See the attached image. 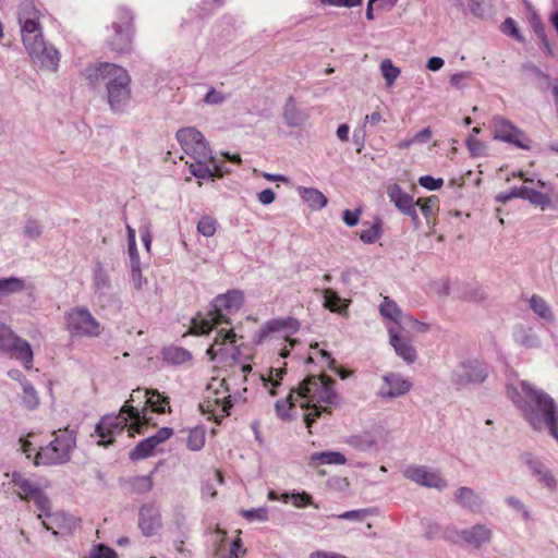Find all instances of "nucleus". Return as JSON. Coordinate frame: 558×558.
<instances>
[{"label":"nucleus","instance_id":"1","mask_svg":"<svg viewBox=\"0 0 558 558\" xmlns=\"http://www.w3.org/2000/svg\"><path fill=\"white\" fill-rule=\"evenodd\" d=\"M243 304V294L238 290H230L223 294L217 295L211 302V311L207 317H197L192 319L191 333L207 335L213 329H217V336L213 344L207 349V355L211 361L221 354H228V345L235 343V333L232 328L220 327L222 324H230L228 315L236 312Z\"/></svg>","mask_w":558,"mask_h":558},{"label":"nucleus","instance_id":"2","mask_svg":"<svg viewBox=\"0 0 558 558\" xmlns=\"http://www.w3.org/2000/svg\"><path fill=\"white\" fill-rule=\"evenodd\" d=\"M520 387L526 399L522 398L515 388H511L509 393L523 418L534 430H547L558 442V405L555 400L546 391L526 380H521Z\"/></svg>","mask_w":558,"mask_h":558},{"label":"nucleus","instance_id":"3","mask_svg":"<svg viewBox=\"0 0 558 558\" xmlns=\"http://www.w3.org/2000/svg\"><path fill=\"white\" fill-rule=\"evenodd\" d=\"M335 380L327 376H310L296 389V398L301 407L311 410L305 414V423L310 428L323 414H330V407H340L341 398L333 388Z\"/></svg>","mask_w":558,"mask_h":558},{"label":"nucleus","instance_id":"4","mask_svg":"<svg viewBox=\"0 0 558 558\" xmlns=\"http://www.w3.org/2000/svg\"><path fill=\"white\" fill-rule=\"evenodd\" d=\"M85 75L92 84H106L109 105L113 110H120L122 104L129 100L131 78L122 66L113 63H100L87 68Z\"/></svg>","mask_w":558,"mask_h":558},{"label":"nucleus","instance_id":"5","mask_svg":"<svg viewBox=\"0 0 558 558\" xmlns=\"http://www.w3.org/2000/svg\"><path fill=\"white\" fill-rule=\"evenodd\" d=\"M121 408L119 414H108L101 417L95 427V435L99 437V445L108 446L113 442V437L124 429L129 437H135L140 434V412L136 408L129 404Z\"/></svg>","mask_w":558,"mask_h":558},{"label":"nucleus","instance_id":"6","mask_svg":"<svg viewBox=\"0 0 558 558\" xmlns=\"http://www.w3.org/2000/svg\"><path fill=\"white\" fill-rule=\"evenodd\" d=\"M54 439L45 447H40L36 453V464H59L70 459V453L75 447V435L68 428L53 433Z\"/></svg>","mask_w":558,"mask_h":558},{"label":"nucleus","instance_id":"7","mask_svg":"<svg viewBox=\"0 0 558 558\" xmlns=\"http://www.w3.org/2000/svg\"><path fill=\"white\" fill-rule=\"evenodd\" d=\"M225 379L214 378L206 388V395L199 409L205 414H210L216 420L229 415V409L232 407L231 396L228 395V388L225 387Z\"/></svg>","mask_w":558,"mask_h":558},{"label":"nucleus","instance_id":"8","mask_svg":"<svg viewBox=\"0 0 558 558\" xmlns=\"http://www.w3.org/2000/svg\"><path fill=\"white\" fill-rule=\"evenodd\" d=\"M11 482L13 485V492L20 497V499L25 501L33 500L35 502L39 510L38 519H41L43 515H50V500L44 494L38 484L34 483L19 472L12 473Z\"/></svg>","mask_w":558,"mask_h":558},{"label":"nucleus","instance_id":"9","mask_svg":"<svg viewBox=\"0 0 558 558\" xmlns=\"http://www.w3.org/2000/svg\"><path fill=\"white\" fill-rule=\"evenodd\" d=\"M65 327L73 337L94 338L102 330L99 322L86 307H74L66 312Z\"/></svg>","mask_w":558,"mask_h":558},{"label":"nucleus","instance_id":"10","mask_svg":"<svg viewBox=\"0 0 558 558\" xmlns=\"http://www.w3.org/2000/svg\"><path fill=\"white\" fill-rule=\"evenodd\" d=\"M442 537L457 545L471 546L480 549L490 543L493 530L486 524H475L464 530L447 527L442 532Z\"/></svg>","mask_w":558,"mask_h":558},{"label":"nucleus","instance_id":"11","mask_svg":"<svg viewBox=\"0 0 558 558\" xmlns=\"http://www.w3.org/2000/svg\"><path fill=\"white\" fill-rule=\"evenodd\" d=\"M489 375V366L478 359H469L460 362L451 375V383L462 388L471 384H483Z\"/></svg>","mask_w":558,"mask_h":558},{"label":"nucleus","instance_id":"12","mask_svg":"<svg viewBox=\"0 0 558 558\" xmlns=\"http://www.w3.org/2000/svg\"><path fill=\"white\" fill-rule=\"evenodd\" d=\"M175 137L181 145L182 150L195 159H213L211 149L204 135L193 126L180 129Z\"/></svg>","mask_w":558,"mask_h":558},{"label":"nucleus","instance_id":"13","mask_svg":"<svg viewBox=\"0 0 558 558\" xmlns=\"http://www.w3.org/2000/svg\"><path fill=\"white\" fill-rule=\"evenodd\" d=\"M0 350L10 352L25 368L29 369L33 366L34 354L31 344L4 324H0Z\"/></svg>","mask_w":558,"mask_h":558},{"label":"nucleus","instance_id":"14","mask_svg":"<svg viewBox=\"0 0 558 558\" xmlns=\"http://www.w3.org/2000/svg\"><path fill=\"white\" fill-rule=\"evenodd\" d=\"M300 326V322L291 316L272 318L259 327L253 337V341L255 344H262L272 336L288 340L292 335L299 331Z\"/></svg>","mask_w":558,"mask_h":558},{"label":"nucleus","instance_id":"15","mask_svg":"<svg viewBox=\"0 0 558 558\" xmlns=\"http://www.w3.org/2000/svg\"><path fill=\"white\" fill-rule=\"evenodd\" d=\"M403 475L405 478L423 487L437 490H444L448 487V483L441 476L440 471L426 465L411 464L403 471Z\"/></svg>","mask_w":558,"mask_h":558},{"label":"nucleus","instance_id":"16","mask_svg":"<svg viewBox=\"0 0 558 558\" xmlns=\"http://www.w3.org/2000/svg\"><path fill=\"white\" fill-rule=\"evenodd\" d=\"M413 387L410 378L400 373L389 372L383 375L381 385L376 395L379 399L391 401L405 396Z\"/></svg>","mask_w":558,"mask_h":558},{"label":"nucleus","instance_id":"17","mask_svg":"<svg viewBox=\"0 0 558 558\" xmlns=\"http://www.w3.org/2000/svg\"><path fill=\"white\" fill-rule=\"evenodd\" d=\"M25 49L35 65L48 71H56L58 69L59 52L52 46H48L45 39L25 47Z\"/></svg>","mask_w":558,"mask_h":558},{"label":"nucleus","instance_id":"18","mask_svg":"<svg viewBox=\"0 0 558 558\" xmlns=\"http://www.w3.org/2000/svg\"><path fill=\"white\" fill-rule=\"evenodd\" d=\"M494 138L512 144L522 149H530L529 141H523L524 134L509 120L496 116L493 118Z\"/></svg>","mask_w":558,"mask_h":558},{"label":"nucleus","instance_id":"19","mask_svg":"<svg viewBox=\"0 0 558 558\" xmlns=\"http://www.w3.org/2000/svg\"><path fill=\"white\" fill-rule=\"evenodd\" d=\"M387 195L390 202L396 206V208L401 211L403 215L409 216L414 223H418V215L416 210V205H420L421 199L416 203L412 195L405 193L402 187L393 183L388 186Z\"/></svg>","mask_w":558,"mask_h":558},{"label":"nucleus","instance_id":"20","mask_svg":"<svg viewBox=\"0 0 558 558\" xmlns=\"http://www.w3.org/2000/svg\"><path fill=\"white\" fill-rule=\"evenodd\" d=\"M146 400L144 405H142V435L147 433V425L150 424L153 417L151 413H165L167 408L169 407V401L167 397H163L159 393L158 390L146 389L145 390Z\"/></svg>","mask_w":558,"mask_h":558},{"label":"nucleus","instance_id":"21","mask_svg":"<svg viewBox=\"0 0 558 558\" xmlns=\"http://www.w3.org/2000/svg\"><path fill=\"white\" fill-rule=\"evenodd\" d=\"M388 333L389 343L395 349L396 354L407 364H413L417 359V353L410 340L400 336L399 330L396 327H389Z\"/></svg>","mask_w":558,"mask_h":558},{"label":"nucleus","instance_id":"22","mask_svg":"<svg viewBox=\"0 0 558 558\" xmlns=\"http://www.w3.org/2000/svg\"><path fill=\"white\" fill-rule=\"evenodd\" d=\"M162 529L159 508L155 505L142 506V535L151 537Z\"/></svg>","mask_w":558,"mask_h":558},{"label":"nucleus","instance_id":"23","mask_svg":"<svg viewBox=\"0 0 558 558\" xmlns=\"http://www.w3.org/2000/svg\"><path fill=\"white\" fill-rule=\"evenodd\" d=\"M454 501L460 507L469 509L471 511L478 510L483 505L481 496L477 493H475L472 488L466 486H462L456 490Z\"/></svg>","mask_w":558,"mask_h":558},{"label":"nucleus","instance_id":"24","mask_svg":"<svg viewBox=\"0 0 558 558\" xmlns=\"http://www.w3.org/2000/svg\"><path fill=\"white\" fill-rule=\"evenodd\" d=\"M172 434V428L161 427L155 434L148 435L145 439H142V459L149 457L155 448L168 440Z\"/></svg>","mask_w":558,"mask_h":558},{"label":"nucleus","instance_id":"25","mask_svg":"<svg viewBox=\"0 0 558 558\" xmlns=\"http://www.w3.org/2000/svg\"><path fill=\"white\" fill-rule=\"evenodd\" d=\"M529 468L538 482L550 492L557 489V480L551 471L541 461L534 460L529 462Z\"/></svg>","mask_w":558,"mask_h":558},{"label":"nucleus","instance_id":"26","mask_svg":"<svg viewBox=\"0 0 558 558\" xmlns=\"http://www.w3.org/2000/svg\"><path fill=\"white\" fill-rule=\"evenodd\" d=\"M299 195L301 199L312 209V210H320L323 209L327 203V197L315 187H303L300 186L298 189Z\"/></svg>","mask_w":558,"mask_h":558},{"label":"nucleus","instance_id":"27","mask_svg":"<svg viewBox=\"0 0 558 558\" xmlns=\"http://www.w3.org/2000/svg\"><path fill=\"white\" fill-rule=\"evenodd\" d=\"M283 119L288 126H301L307 119V116L298 109L295 99L289 96L283 106Z\"/></svg>","mask_w":558,"mask_h":558},{"label":"nucleus","instance_id":"28","mask_svg":"<svg viewBox=\"0 0 558 558\" xmlns=\"http://www.w3.org/2000/svg\"><path fill=\"white\" fill-rule=\"evenodd\" d=\"M347 463V458L339 451H320L314 452L310 457V465H342Z\"/></svg>","mask_w":558,"mask_h":558},{"label":"nucleus","instance_id":"29","mask_svg":"<svg viewBox=\"0 0 558 558\" xmlns=\"http://www.w3.org/2000/svg\"><path fill=\"white\" fill-rule=\"evenodd\" d=\"M20 26L24 47H28L44 39L40 20L24 22L20 24Z\"/></svg>","mask_w":558,"mask_h":558},{"label":"nucleus","instance_id":"30","mask_svg":"<svg viewBox=\"0 0 558 558\" xmlns=\"http://www.w3.org/2000/svg\"><path fill=\"white\" fill-rule=\"evenodd\" d=\"M165 362L171 365H181L192 360V354L189 350L182 347H169L161 351Z\"/></svg>","mask_w":558,"mask_h":558},{"label":"nucleus","instance_id":"31","mask_svg":"<svg viewBox=\"0 0 558 558\" xmlns=\"http://www.w3.org/2000/svg\"><path fill=\"white\" fill-rule=\"evenodd\" d=\"M379 313L384 318H387L400 325L404 314L399 305L389 296H385L379 305Z\"/></svg>","mask_w":558,"mask_h":558},{"label":"nucleus","instance_id":"32","mask_svg":"<svg viewBox=\"0 0 558 558\" xmlns=\"http://www.w3.org/2000/svg\"><path fill=\"white\" fill-rule=\"evenodd\" d=\"M514 341L525 348H537L541 345L538 336L532 328L520 326L513 332Z\"/></svg>","mask_w":558,"mask_h":558},{"label":"nucleus","instance_id":"33","mask_svg":"<svg viewBox=\"0 0 558 558\" xmlns=\"http://www.w3.org/2000/svg\"><path fill=\"white\" fill-rule=\"evenodd\" d=\"M214 162L213 159H195L189 165V169L192 175L199 180L214 179V170L209 165Z\"/></svg>","mask_w":558,"mask_h":558},{"label":"nucleus","instance_id":"34","mask_svg":"<svg viewBox=\"0 0 558 558\" xmlns=\"http://www.w3.org/2000/svg\"><path fill=\"white\" fill-rule=\"evenodd\" d=\"M530 306L532 311L542 319L553 322L554 315L548 303L541 296L534 294L530 299Z\"/></svg>","mask_w":558,"mask_h":558},{"label":"nucleus","instance_id":"35","mask_svg":"<svg viewBox=\"0 0 558 558\" xmlns=\"http://www.w3.org/2000/svg\"><path fill=\"white\" fill-rule=\"evenodd\" d=\"M347 444L356 450L366 451L375 446V439L369 433H362L350 436Z\"/></svg>","mask_w":558,"mask_h":558},{"label":"nucleus","instance_id":"36","mask_svg":"<svg viewBox=\"0 0 558 558\" xmlns=\"http://www.w3.org/2000/svg\"><path fill=\"white\" fill-rule=\"evenodd\" d=\"M324 306L331 312L341 313L348 305L342 304L343 300L330 288L323 290Z\"/></svg>","mask_w":558,"mask_h":558},{"label":"nucleus","instance_id":"37","mask_svg":"<svg viewBox=\"0 0 558 558\" xmlns=\"http://www.w3.org/2000/svg\"><path fill=\"white\" fill-rule=\"evenodd\" d=\"M289 499H291L293 506L296 508H305L307 506L318 508V506L314 504L313 497L306 492H292L290 494L286 493L282 495L283 502H288Z\"/></svg>","mask_w":558,"mask_h":558},{"label":"nucleus","instance_id":"38","mask_svg":"<svg viewBox=\"0 0 558 558\" xmlns=\"http://www.w3.org/2000/svg\"><path fill=\"white\" fill-rule=\"evenodd\" d=\"M41 13L31 1L21 3L19 8V23L40 20Z\"/></svg>","mask_w":558,"mask_h":558},{"label":"nucleus","instance_id":"39","mask_svg":"<svg viewBox=\"0 0 558 558\" xmlns=\"http://www.w3.org/2000/svg\"><path fill=\"white\" fill-rule=\"evenodd\" d=\"M300 401V398H296V389L291 390L289 397L284 400L280 399L276 402V411L277 415L282 420L290 418L289 410L292 408L294 402Z\"/></svg>","mask_w":558,"mask_h":558},{"label":"nucleus","instance_id":"40","mask_svg":"<svg viewBox=\"0 0 558 558\" xmlns=\"http://www.w3.org/2000/svg\"><path fill=\"white\" fill-rule=\"evenodd\" d=\"M381 233V220L377 219L372 226L360 232V239L365 244H373L380 239Z\"/></svg>","mask_w":558,"mask_h":558},{"label":"nucleus","instance_id":"41","mask_svg":"<svg viewBox=\"0 0 558 558\" xmlns=\"http://www.w3.org/2000/svg\"><path fill=\"white\" fill-rule=\"evenodd\" d=\"M205 445V430L202 427L192 428L186 438V446L193 451L201 450Z\"/></svg>","mask_w":558,"mask_h":558},{"label":"nucleus","instance_id":"42","mask_svg":"<svg viewBox=\"0 0 558 558\" xmlns=\"http://www.w3.org/2000/svg\"><path fill=\"white\" fill-rule=\"evenodd\" d=\"M525 201H529L535 206H539L542 209L549 208L551 205V197L548 194L542 193L531 187H527Z\"/></svg>","mask_w":558,"mask_h":558},{"label":"nucleus","instance_id":"43","mask_svg":"<svg viewBox=\"0 0 558 558\" xmlns=\"http://www.w3.org/2000/svg\"><path fill=\"white\" fill-rule=\"evenodd\" d=\"M93 281L96 291L102 292L110 287V278L101 264H98L93 274Z\"/></svg>","mask_w":558,"mask_h":558},{"label":"nucleus","instance_id":"44","mask_svg":"<svg viewBox=\"0 0 558 558\" xmlns=\"http://www.w3.org/2000/svg\"><path fill=\"white\" fill-rule=\"evenodd\" d=\"M25 288L24 281L16 277L0 279V292L4 294H12L23 291Z\"/></svg>","mask_w":558,"mask_h":558},{"label":"nucleus","instance_id":"45","mask_svg":"<svg viewBox=\"0 0 558 558\" xmlns=\"http://www.w3.org/2000/svg\"><path fill=\"white\" fill-rule=\"evenodd\" d=\"M197 232L202 235L209 238L216 233L217 220L211 216H203L197 222Z\"/></svg>","mask_w":558,"mask_h":558},{"label":"nucleus","instance_id":"46","mask_svg":"<svg viewBox=\"0 0 558 558\" xmlns=\"http://www.w3.org/2000/svg\"><path fill=\"white\" fill-rule=\"evenodd\" d=\"M526 193H527V186H525V185L514 186V187L510 189L509 191L501 192V193L497 194L496 201L498 203H502V204H506L507 202H509L513 198H521V199L525 201Z\"/></svg>","mask_w":558,"mask_h":558},{"label":"nucleus","instance_id":"47","mask_svg":"<svg viewBox=\"0 0 558 558\" xmlns=\"http://www.w3.org/2000/svg\"><path fill=\"white\" fill-rule=\"evenodd\" d=\"M380 70L388 86H391L400 75V69L395 66L390 59H384L381 61Z\"/></svg>","mask_w":558,"mask_h":558},{"label":"nucleus","instance_id":"48","mask_svg":"<svg viewBox=\"0 0 558 558\" xmlns=\"http://www.w3.org/2000/svg\"><path fill=\"white\" fill-rule=\"evenodd\" d=\"M399 326L401 328H410L411 330L421 333L427 332L430 329L428 324L420 322L409 314H404Z\"/></svg>","mask_w":558,"mask_h":558},{"label":"nucleus","instance_id":"49","mask_svg":"<svg viewBox=\"0 0 558 558\" xmlns=\"http://www.w3.org/2000/svg\"><path fill=\"white\" fill-rule=\"evenodd\" d=\"M375 511L372 508L355 509L342 512L336 515L339 520L362 522L365 518L373 514Z\"/></svg>","mask_w":558,"mask_h":558},{"label":"nucleus","instance_id":"50","mask_svg":"<svg viewBox=\"0 0 558 558\" xmlns=\"http://www.w3.org/2000/svg\"><path fill=\"white\" fill-rule=\"evenodd\" d=\"M23 403L28 409H35L39 403L37 391L31 384H23Z\"/></svg>","mask_w":558,"mask_h":558},{"label":"nucleus","instance_id":"51","mask_svg":"<svg viewBox=\"0 0 558 558\" xmlns=\"http://www.w3.org/2000/svg\"><path fill=\"white\" fill-rule=\"evenodd\" d=\"M128 236H129V254L132 260V269L135 275L140 270V263L136 258V240H135V230L128 226Z\"/></svg>","mask_w":558,"mask_h":558},{"label":"nucleus","instance_id":"52","mask_svg":"<svg viewBox=\"0 0 558 558\" xmlns=\"http://www.w3.org/2000/svg\"><path fill=\"white\" fill-rule=\"evenodd\" d=\"M501 32L505 35L510 36L520 43L524 41V38L521 35V33L517 26V23L512 17H507L504 21V23L501 24Z\"/></svg>","mask_w":558,"mask_h":558},{"label":"nucleus","instance_id":"53","mask_svg":"<svg viewBox=\"0 0 558 558\" xmlns=\"http://www.w3.org/2000/svg\"><path fill=\"white\" fill-rule=\"evenodd\" d=\"M84 558H117V553L108 546L98 544L93 546L89 554Z\"/></svg>","mask_w":558,"mask_h":558},{"label":"nucleus","instance_id":"54","mask_svg":"<svg viewBox=\"0 0 558 558\" xmlns=\"http://www.w3.org/2000/svg\"><path fill=\"white\" fill-rule=\"evenodd\" d=\"M465 146L473 157H481L485 155V145L474 135L468 136L465 140Z\"/></svg>","mask_w":558,"mask_h":558},{"label":"nucleus","instance_id":"55","mask_svg":"<svg viewBox=\"0 0 558 558\" xmlns=\"http://www.w3.org/2000/svg\"><path fill=\"white\" fill-rule=\"evenodd\" d=\"M418 184L428 191H437L442 186L444 180L426 174L418 178Z\"/></svg>","mask_w":558,"mask_h":558},{"label":"nucleus","instance_id":"56","mask_svg":"<svg viewBox=\"0 0 558 558\" xmlns=\"http://www.w3.org/2000/svg\"><path fill=\"white\" fill-rule=\"evenodd\" d=\"M505 501L509 507L518 512H521L525 521L531 519V512L519 498L514 496H508L505 498Z\"/></svg>","mask_w":558,"mask_h":558},{"label":"nucleus","instance_id":"57","mask_svg":"<svg viewBox=\"0 0 558 558\" xmlns=\"http://www.w3.org/2000/svg\"><path fill=\"white\" fill-rule=\"evenodd\" d=\"M284 374H286V371L282 368H279V369L271 368L268 379L262 377L265 386H267L268 383H271L272 388L270 389V395H272V396L276 395L275 388L280 385Z\"/></svg>","mask_w":558,"mask_h":558},{"label":"nucleus","instance_id":"58","mask_svg":"<svg viewBox=\"0 0 558 558\" xmlns=\"http://www.w3.org/2000/svg\"><path fill=\"white\" fill-rule=\"evenodd\" d=\"M227 96L223 93L216 90L214 87H210L204 96L203 101L206 105H220L225 102Z\"/></svg>","mask_w":558,"mask_h":558},{"label":"nucleus","instance_id":"59","mask_svg":"<svg viewBox=\"0 0 558 558\" xmlns=\"http://www.w3.org/2000/svg\"><path fill=\"white\" fill-rule=\"evenodd\" d=\"M241 513L248 521H253V520L266 521L267 520V510L263 507L242 510Z\"/></svg>","mask_w":558,"mask_h":558},{"label":"nucleus","instance_id":"60","mask_svg":"<svg viewBox=\"0 0 558 558\" xmlns=\"http://www.w3.org/2000/svg\"><path fill=\"white\" fill-rule=\"evenodd\" d=\"M521 70L533 76L535 80H545V81H548V75L545 74L539 68H537L535 64L531 63V62H525L522 64L521 66Z\"/></svg>","mask_w":558,"mask_h":558},{"label":"nucleus","instance_id":"61","mask_svg":"<svg viewBox=\"0 0 558 558\" xmlns=\"http://www.w3.org/2000/svg\"><path fill=\"white\" fill-rule=\"evenodd\" d=\"M324 5H331L336 8H355L362 4V0H319Z\"/></svg>","mask_w":558,"mask_h":558},{"label":"nucleus","instance_id":"62","mask_svg":"<svg viewBox=\"0 0 558 558\" xmlns=\"http://www.w3.org/2000/svg\"><path fill=\"white\" fill-rule=\"evenodd\" d=\"M533 28H534L535 34L542 40V44H543L544 48L548 51L549 54H553V50L550 48V44H549V41L547 39V36L545 34L544 25L539 21H537V22H535L533 24Z\"/></svg>","mask_w":558,"mask_h":558},{"label":"nucleus","instance_id":"63","mask_svg":"<svg viewBox=\"0 0 558 558\" xmlns=\"http://www.w3.org/2000/svg\"><path fill=\"white\" fill-rule=\"evenodd\" d=\"M361 210H350L345 209L342 214V220L348 227H354L357 225L360 219Z\"/></svg>","mask_w":558,"mask_h":558},{"label":"nucleus","instance_id":"64","mask_svg":"<svg viewBox=\"0 0 558 558\" xmlns=\"http://www.w3.org/2000/svg\"><path fill=\"white\" fill-rule=\"evenodd\" d=\"M310 558H348L347 556L333 551L315 550L311 553Z\"/></svg>","mask_w":558,"mask_h":558}]
</instances>
